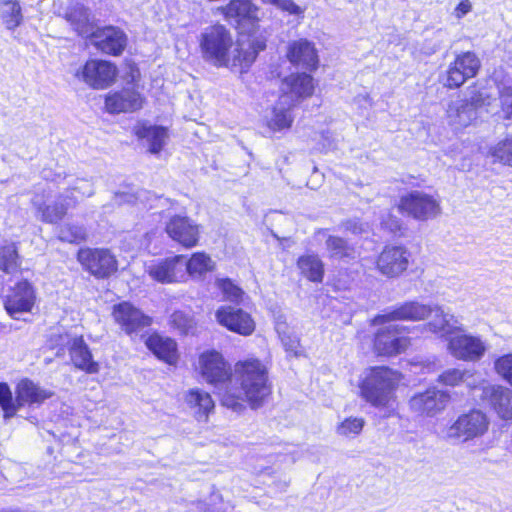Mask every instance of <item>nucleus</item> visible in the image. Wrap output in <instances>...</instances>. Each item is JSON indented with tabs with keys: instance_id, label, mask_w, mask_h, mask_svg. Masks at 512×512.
Returning a JSON list of instances; mask_svg holds the SVG:
<instances>
[{
	"instance_id": "nucleus-55",
	"label": "nucleus",
	"mask_w": 512,
	"mask_h": 512,
	"mask_svg": "<svg viewBox=\"0 0 512 512\" xmlns=\"http://www.w3.org/2000/svg\"><path fill=\"white\" fill-rule=\"evenodd\" d=\"M344 228L346 231H349L353 234H361L367 230V225L363 224L359 221H347L344 224Z\"/></svg>"
},
{
	"instance_id": "nucleus-28",
	"label": "nucleus",
	"mask_w": 512,
	"mask_h": 512,
	"mask_svg": "<svg viewBox=\"0 0 512 512\" xmlns=\"http://www.w3.org/2000/svg\"><path fill=\"white\" fill-rule=\"evenodd\" d=\"M431 315L433 318L424 325V328L440 337H447L455 331H459L458 319L439 305H431Z\"/></svg>"
},
{
	"instance_id": "nucleus-16",
	"label": "nucleus",
	"mask_w": 512,
	"mask_h": 512,
	"mask_svg": "<svg viewBox=\"0 0 512 512\" xmlns=\"http://www.w3.org/2000/svg\"><path fill=\"white\" fill-rule=\"evenodd\" d=\"M483 104L481 93L474 95L470 101L457 99L450 102L446 111L449 125L454 129L469 126L477 118V107Z\"/></svg>"
},
{
	"instance_id": "nucleus-32",
	"label": "nucleus",
	"mask_w": 512,
	"mask_h": 512,
	"mask_svg": "<svg viewBox=\"0 0 512 512\" xmlns=\"http://www.w3.org/2000/svg\"><path fill=\"white\" fill-rule=\"evenodd\" d=\"M320 236L326 238L325 245L330 259H353L355 258V249L341 237L326 235V230L320 229L315 233L318 240Z\"/></svg>"
},
{
	"instance_id": "nucleus-21",
	"label": "nucleus",
	"mask_w": 512,
	"mask_h": 512,
	"mask_svg": "<svg viewBox=\"0 0 512 512\" xmlns=\"http://www.w3.org/2000/svg\"><path fill=\"white\" fill-rule=\"evenodd\" d=\"M144 98L134 87L110 92L105 97V108L111 114L134 112L142 108Z\"/></svg>"
},
{
	"instance_id": "nucleus-6",
	"label": "nucleus",
	"mask_w": 512,
	"mask_h": 512,
	"mask_svg": "<svg viewBox=\"0 0 512 512\" xmlns=\"http://www.w3.org/2000/svg\"><path fill=\"white\" fill-rule=\"evenodd\" d=\"M489 426V421L484 413L472 410L457 418L447 429L446 437L452 440L468 441L482 436Z\"/></svg>"
},
{
	"instance_id": "nucleus-3",
	"label": "nucleus",
	"mask_w": 512,
	"mask_h": 512,
	"mask_svg": "<svg viewBox=\"0 0 512 512\" xmlns=\"http://www.w3.org/2000/svg\"><path fill=\"white\" fill-rule=\"evenodd\" d=\"M402 379L401 373L388 367L368 369L359 384L361 397L378 409L392 411L396 400L395 392Z\"/></svg>"
},
{
	"instance_id": "nucleus-27",
	"label": "nucleus",
	"mask_w": 512,
	"mask_h": 512,
	"mask_svg": "<svg viewBox=\"0 0 512 512\" xmlns=\"http://www.w3.org/2000/svg\"><path fill=\"white\" fill-rule=\"evenodd\" d=\"M288 60L297 66L314 70L318 65V56L313 43L306 39L290 42L287 50Z\"/></svg>"
},
{
	"instance_id": "nucleus-52",
	"label": "nucleus",
	"mask_w": 512,
	"mask_h": 512,
	"mask_svg": "<svg viewBox=\"0 0 512 512\" xmlns=\"http://www.w3.org/2000/svg\"><path fill=\"white\" fill-rule=\"evenodd\" d=\"M171 320L172 323L184 333L193 327L192 318L180 311L174 312L171 316Z\"/></svg>"
},
{
	"instance_id": "nucleus-10",
	"label": "nucleus",
	"mask_w": 512,
	"mask_h": 512,
	"mask_svg": "<svg viewBox=\"0 0 512 512\" xmlns=\"http://www.w3.org/2000/svg\"><path fill=\"white\" fill-rule=\"evenodd\" d=\"M447 349L459 360L475 362L484 356L487 345L480 336L462 332L448 339Z\"/></svg>"
},
{
	"instance_id": "nucleus-43",
	"label": "nucleus",
	"mask_w": 512,
	"mask_h": 512,
	"mask_svg": "<svg viewBox=\"0 0 512 512\" xmlns=\"http://www.w3.org/2000/svg\"><path fill=\"white\" fill-rule=\"evenodd\" d=\"M216 285L221 290L225 300L235 303L242 300L244 292L230 279H218Z\"/></svg>"
},
{
	"instance_id": "nucleus-38",
	"label": "nucleus",
	"mask_w": 512,
	"mask_h": 512,
	"mask_svg": "<svg viewBox=\"0 0 512 512\" xmlns=\"http://www.w3.org/2000/svg\"><path fill=\"white\" fill-rule=\"evenodd\" d=\"M215 262L203 252L194 253L189 260L185 259L186 275L198 278L214 269Z\"/></svg>"
},
{
	"instance_id": "nucleus-1",
	"label": "nucleus",
	"mask_w": 512,
	"mask_h": 512,
	"mask_svg": "<svg viewBox=\"0 0 512 512\" xmlns=\"http://www.w3.org/2000/svg\"><path fill=\"white\" fill-rule=\"evenodd\" d=\"M201 50L206 60L216 66L248 69L258 53L265 49L263 40L242 36L234 46L229 30L223 25H214L205 29L200 41Z\"/></svg>"
},
{
	"instance_id": "nucleus-58",
	"label": "nucleus",
	"mask_w": 512,
	"mask_h": 512,
	"mask_svg": "<svg viewBox=\"0 0 512 512\" xmlns=\"http://www.w3.org/2000/svg\"><path fill=\"white\" fill-rule=\"evenodd\" d=\"M388 228H389L391 231H395V230H397V229H399V228H400V225H399V223H398V221H397V220H393V221H392V223H391V225H389V226H388Z\"/></svg>"
},
{
	"instance_id": "nucleus-7",
	"label": "nucleus",
	"mask_w": 512,
	"mask_h": 512,
	"mask_svg": "<svg viewBox=\"0 0 512 512\" xmlns=\"http://www.w3.org/2000/svg\"><path fill=\"white\" fill-rule=\"evenodd\" d=\"M481 62L473 52H463L450 63L445 75L442 77L444 86L454 89L462 86L468 79L478 73Z\"/></svg>"
},
{
	"instance_id": "nucleus-36",
	"label": "nucleus",
	"mask_w": 512,
	"mask_h": 512,
	"mask_svg": "<svg viewBox=\"0 0 512 512\" xmlns=\"http://www.w3.org/2000/svg\"><path fill=\"white\" fill-rule=\"evenodd\" d=\"M292 106L294 104L290 102L281 103V97H279L272 110L271 117L267 121L268 128L274 132L289 129L293 123V116L290 111Z\"/></svg>"
},
{
	"instance_id": "nucleus-19",
	"label": "nucleus",
	"mask_w": 512,
	"mask_h": 512,
	"mask_svg": "<svg viewBox=\"0 0 512 512\" xmlns=\"http://www.w3.org/2000/svg\"><path fill=\"white\" fill-rule=\"evenodd\" d=\"M36 295L27 281L17 283L6 297L5 309L14 319H20L22 313L30 312L35 304Z\"/></svg>"
},
{
	"instance_id": "nucleus-39",
	"label": "nucleus",
	"mask_w": 512,
	"mask_h": 512,
	"mask_svg": "<svg viewBox=\"0 0 512 512\" xmlns=\"http://www.w3.org/2000/svg\"><path fill=\"white\" fill-rule=\"evenodd\" d=\"M197 508L201 512H231L233 510L230 501H225L223 496L216 491H213L208 498L200 500Z\"/></svg>"
},
{
	"instance_id": "nucleus-9",
	"label": "nucleus",
	"mask_w": 512,
	"mask_h": 512,
	"mask_svg": "<svg viewBox=\"0 0 512 512\" xmlns=\"http://www.w3.org/2000/svg\"><path fill=\"white\" fill-rule=\"evenodd\" d=\"M399 210L417 220H427L440 213L439 202L422 191H412L400 198Z\"/></svg>"
},
{
	"instance_id": "nucleus-44",
	"label": "nucleus",
	"mask_w": 512,
	"mask_h": 512,
	"mask_svg": "<svg viewBox=\"0 0 512 512\" xmlns=\"http://www.w3.org/2000/svg\"><path fill=\"white\" fill-rule=\"evenodd\" d=\"M0 406L2 407L5 417H12L18 410L17 397H12V392L6 383H0Z\"/></svg>"
},
{
	"instance_id": "nucleus-11",
	"label": "nucleus",
	"mask_w": 512,
	"mask_h": 512,
	"mask_svg": "<svg viewBox=\"0 0 512 512\" xmlns=\"http://www.w3.org/2000/svg\"><path fill=\"white\" fill-rule=\"evenodd\" d=\"M77 258L97 278H107L117 271V261L107 249L83 248L79 250Z\"/></svg>"
},
{
	"instance_id": "nucleus-30",
	"label": "nucleus",
	"mask_w": 512,
	"mask_h": 512,
	"mask_svg": "<svg viewBox=\"0 0 512 512\" xmlns=\"http://www.w3.org/2000/svg\"><path fill=\"white\" fill-rule=\"evenodd\" d=\"M185 402L193 410L198 420H207L210 412L214 410L215 404L208 392L195 388L187 392Z\"/></svg>"
},
{
	"instance_id": "nucleus-53",
	"label": "nucleus",
	"mask_w": 512,
	"mask_h": 512,
	"mask_svg": "<svg viewBox=\"0 0 512 512\" xmlns=\"http://www.w3.org/2000/svg\"><path fill=\"white\" fill-rule=\"evenodd\" d=\"M442 46V42L439 39H426L422 46V52L425 55H432L437 52Z\"/></svg>"
},
{
	"instance_id": "nucleus-12",
	"label": "nucleus",
	"mask_w": 512,
	"mask_h": 512,
	"mask_svg": "<svg viewBox=\"0 0 512 512\" xmlns=\"http://www.w3.org/2000/svg\"><path fill=\"white\" fill-rule=\"evenodd\" d=\"M145 272L160 283H174L185 280V256L176 255L162 260L151 261Z\"/></svg>"
},
{
	"instance_id": "nucleus-20",
	"label": "nucleus",
	"mask_w": 512,
	"mask_h": 512,
	"mask_svg": "<svg viewBox=\"0 0 512 512\" xmlns=\"http://www.w3.org/2000/svg\"><path fill=\"white\" fill-rule=\"evenodd\" d=\"M215 316L219 324L240 335L248 336L255 330V322L250 314L240 308L221 306Z\"/></svg>"
},
{
	"instance_id": "nucleus-13",
	"label": "nucleus",
	"mask_w": 512,
	"mask_h": 512,
	"mask_svg": "<svg viewBox=\"0 0 512 512\" xmlns=\"http://www.w3.org/2000/svg\"><path fill=\"white\" fill-rule=\"evenodd\" d=\"M431 315V305L418 301H407L375 316L373 325H383L393 321H421Z\"/></svg>"
},
{
	"instance_id": "nucleus-34",
	"label": "nucleus",
	"mask_w": 512,
	"mask_h": 512,
	"mask_svg": "<svg viewBox=\"0 0 512 512\" xmlns=\"http://www.w3.org/2000/svg\"><path fill=\"white\" fill-rule=\"evenodd\" d=\"M297 267L301 274L312 282H322L324 277V263L315 253L302 255L297 260Z\"/></svg>"
},
{
	"instance_id": "nucleus-29",
	"label": "nucleus",
	"mask_w": 512,
	"mask_h": 512,
	"mask_svg": "<svg viewBox=\"0 0 512 512\" xmlns=\"http://www.w3.org/2000/svg\"><path fill=\"white\" fill-rule=\"evenodd\" d=\"M70 357L77 368L87 373L93 374L99 370L98 363L92 360L89 348L82 337L73 338L70 346Z\"/></svg>"
},
{
	"instance_id": "nucleus-57",
	"label": "nucleus",
	"mask_w": 512,
	"mask_h": 512,
	"mask_svg": "<svg viewBox=\"0 0 512 512\" xmlns=\"http://www.w3.org/2000/svg\"><path fill=\"white\" fill-rule=\"evenodd\" d=\"M83 184L88 187V189H85L83 191V195L84 196H88V197L92 196L94 194V191H93L92 187L89 184L85 183V182H83Z\"/></svg>"
},
{
	"instance_id": "nucleus-47",
	"label": "nucleus",
	"mask_w": 512,
	"mask_h": 512,
	"mask_svg": "<svg viewBox=\"0 0 512 512\" xmlns=\"http://www.w3.org/2000/svg\"><path fill=\"white\" fill-rule=\"evenodd\" d=\"M364 423V419L362 418H347L337 426L336 431L341 436H355L362 431Z\"/></svg>"
},
{
	"instance_id": "nucleus-14",
	"label": "nucleus",
	"mask_w": 512,
	"mask_h": 512,
	"mask_svg": "<svg viewBox=\"0 0 512 512\" xmlns=\"http://www.w3.org/2000/svg\"><path fill=\"white\" fill-rule=\"evenodd\" d=\"M260 8L252 0H230L222 7L225 19L242 31L254 27L259 21Z\"/></svg>"
},
{
	"instance_id": "nucleus-42",
	"label": "nucleus",
	"mask_w": 512,
	"mask_h": 512,
	"mask_svg": "<svg viewBox=\"0 0 512 512\" xmlns=\"http://www.w3.org/2000/svg\"><path fill=\"white\" fill-rule=\"evenodd\" d=\"M58 237L64 242L79 244L86 240L87 232L83 226L66 224L60 228Z\"/></svg>"
},
{
	"instance_id": "nucleus-4",
	"label": "nucleus",
	"mask_w": 512,
	"mask_h": 512,
	"mask_svg": "<svg viewBox=\"0 0 512 512\" xmlns=\"http://www.w3.org/2000/svg\"><path fill=\"white\" fill-rule=\"evenodd\" d=\"M117 73V67L113 63L90 59L75 71L74 76L93 89H105L115 82Z\"/></svg>"
},
{
	"instance_id": "nucleus-33",
	"label": "nucleus",
	"mask_w": 512,
	"mask_h": 512,
	"mask_svg": "<svg viewBox=\"0 0 512 512\" xmlns=\"http://www.w3.org/2000/svg\"><path fill=\"white\" fill-rule=\"evenodd\" d=\"M18 409L25 404L41 403L51 396L29 379L21 380L16 387Z\"/></svg>"
},
{
	"instance_id": "nucleus-2",
	"label": "nucleus",
	"mask_w": 512,
	"mask_h": 512,
	"mask_svg": "<svg viewBox=\"0 0 512 512\" xmlns=\"http://www.w3.org/2000/svg\"><path fill=\"white\" fill-rule=\"evenodd\" d=\"M270 392L265 366L257 359H250L235 364L234 376L219 390V396L223 406L240 412L245 402L252 408L260 406Z\"/></svg>"
},
{
	"instance_id": "nucleus-37",
	"label": "nucleus",
	"mask_w": 512,
	"mask_h": 512,
	"mask_svg": "<svg viewBox=\"0 0 512 512\" xmlns=\"http://www.w3.org/2000/svg\"><path fill=\"white\" fill-rule=\"evenodd\" d=\"M0 18L8 30H15L23 22L22 8L18 0H0Z\"/></svg>"
},
{
	"instance_id": "nucleus-35",
	"label": "nucleus",
	"mask_w": 512,
	"mask_h": 512,
	"mask_svg": "<svg viewBox=\"0 0 512 512\" xmlns=\"http://www.w3.org/2000/svg\"><path fill=\"white\" fill-rule=\"evenodd\" d=\"M135 134L140 139H146L151 153H159L166 144L168 134L165 128L159 126L138 125Z\"/></svg>"
},
{
	"instance_id": "nucleus-23",
	"label": "nucleus",
	"mask_w": 512,
	"mask_h": 512,
	"mask_svg": "<svg viewBox=\"0 0 512 512\" xmlns=\"http://www.w3.org/2000/svg\"><path fill=\"white\" fill-rule=\"evenodd\" d=\"M91 43L106 54L119 55L127 44L125 33L113 26L96 29L91 35Z\"/></svg>"
},
{
	"instance_id": "nucleus-50",
	"label": "nucleus",
	"mask_w": 512,
	"mask_h": 512,
	"mask_svg": "<svg viewBox=\"0 0 512 512\" xmlns=\"http://www.w3.org/2000/svg\"><path fill=\"white\" fill-rule=\"evenodd\" d=\"M263 4L272 5L275 8L288 13L289 15L299 16L304 13V9H302L299 5H297L293 0H260Z\"/></svg>"
},
{
	"instance_id": "nucleus-17",
	"label": "nucleus",
	"mask_w": 512,
	"mask_h": 512,
	"mask_svg": "<svg viewBox=\"0 0 512 512\" xmlns=\"http://www.w3.org/2000/svg\"><path fill=\"white\" fill-rule=\"evenodd\" d=\"M165 231L168 236L185 248L197 245L200 235L199 226L186 216H173L166 223Z\"/></svg>"
},
{
	"instance_id": "nucleus-56",
	"label": "nucleus",
	"mask_w": 512,
	"mask_h": 512,
	"mask_svg": "<svg viewBox=\"0 0 512 512\" xmlns=\"http://www.w3.org/2000/svg\"><path fill=\"white\" fill-rule=\"evenodd\" d=\"M355 103L359 104L362 107H371L372 106V99L369 94H359L354 98Z\"/></svg>"
},
{
	"instance_id": "nucleus-48",
	"label": "nucleus",
	"mask_w": 512,
	"mask_h": 512,
	"mask_svg": "<svg viewBox=\"0 0 512 512\" xmlns=\"http://www.w3.org/2000/svg\"><path fill=\"white\" fill-rule=\"evenodd\" d=\"M69 204L64 205L63 203H55L53 205H48L44 209L41 210L42 212V220L48 223H56L59 220H61L64 215L66 214V211L68 209Z\"/></svg>"
},
{
	"instance_id": "nucleus-40",
	"label": "nucleus",
	"mask_w": 512,
	"mask_h": 512,
	"mask_svg": "<svg viewBox=\"0 0 512 512\" xmlns=\"http://www.w3.org/2000/svg\"><path fill=\"white\" fill-rule=\"evenodd\" d=\"M19 256L14 244L0 248V269L6 273H14L19 268Z\"/></svg>"
},
{
	"instance_id": "nucleus-46",
	"label": "nucleus",
	"mask_w": 512,
	"mask_h": 512,
	"mask_svg": "<svg viewBox=\"0 0 512 512\" xmlns=\"http://www.w3.org/2000/svg\"><path fill=\"white\" fill-rule=\"evenodd\" d=\"M276 331L285 347V349L294 355L298 354L299 340L295 335H292L283 322L276 323Z\"/></svg>"
},
{
	"instance_id": "nucleus-24",
	"label": "nucleus",
	"mask_w": 512,
	"mask_h": 512,
	"mask_svg": "<svg viewBox=\"0 0 512 512\" xmlns=\"http://www.w3.org/2000/svg\"><path fill=\"white\" fill-rule=\"evenodd\" d=\"M113 318L121 328L132 334L150 325L151 319L144 315L139 309L128 302H122L113 307Z\"/></svg>"
},
{
	"instance_id": "nucleus-41",
	"label": "nucleus",
	"mask_w": 512,
	"mask_h": 512,
	"mask_svg": "<svg viewBox=\"0 0 512 512\" xmlns=\"http://www.w3.org/2000/svg\"><path fill=\"white\" fill-rule=\"evenodd\" d=\"M495 161L512 167V135L499 141L490 150Z\"/></svg>"
},
{
	"instance_id": "nucleus-5",
	"label": "nucleus",
	"mask_w": 512,
	"mask_h": 512,
	"mask_svg": "<svg viewBox=\"0 0 512 512\" xmlns=\"http://www.w3.org/2000/svg\"><path fill=\"white\" fill-rule=\"evenodd\" d=\"M410 345L406 336V327L388 323L378 329L374 339V349L378 355L393 356L404 352Z\"/></svg>"
},
{
	"instance_id": "nucleus-18",
	"label": "nucleus",
	"mask_w": 512,
	"mask_h": 512,
	"mask_svg": "<svg viewBox=\"0 0 512 512\" xmlns=\"http://www.w3.org/2000/svg\"><path fill=\"white\" fill-rule=\"evenodd\" d=\"M202 376L205 380L214 385L226 387L231 379L230 369L220 353L211 351L205 352L199 360Z\"/></svg>"
},
{
	"instance_id": "nucleus-31",
	"label": "nucleus",
	"mask_w": 512,
	"mask_h": 512,
	"mask_svg": "<svg viewBox=\"0 0 512 512\" xmlns=\"http://www.w3.org/2000/svg\"><path fill=\"white\" fill-rule=\"evenodd\" d=\"M145 344L159 359L168 364H174L176 362L177 347L174 340L153 334L146 339Z\"/></svg>"
},
{
	"instance_id": "nucleus-45",
	"label": "nucleus",
	"mask_w": 512,
	"mask_h": 512,
	"mask_svg": "<svg viewBox=\"0 0 512 512\" xmlns=\"http://www.w3.org/2000/svg\"><path fill=\"white\" fill-rule=\"evenodd\" d=\"M471 373L468 370L461 369H448L439 375V382L447 386H458L462 382H465L468 377H471Z\"/></svg>"
},
{
	"instance_id": "nucleus-26",
	"label": "nucleus",
	"mask_w": 512,
	"mask_h": 512,
	"mask_svg": "<svg viewBox=\"0 0 512 512\" xmlns=\"http://www.w3.org/2000/svg\"><path fill=\"white\" fill-rule=\"evenodd\" d=\"M483 399H486L494 407L498 415L503 419L512 418V390L500 385L487 384L482 388Z\"/></svg>"
},
{
	"instance_id": "nucleus-8",
	"label": "nucleus",
	"mask_w": 512,
	"mask_h": 512,
	"mask_svg": "<svg viewBox=\"0 0 512 512\" xmlns=\"http://www.w3.org/2000/svg\"><path fill=\"white\" fill-rule=\"evenodd\" d=\"M411 252L402 245H387L376 259L377 271L387 278H398L409 267Z\"/></svg>"
},
{
	"instance_id": "nucleus-54",
	"label": "nucleus",
	"mask_w": 512,
	"mask_h": 512,
	"mask_svg": "<svg viewBox=\"0 0 512 512\" xmlns=\"http://www.w3.org/2000/svg\"><path fill=\"white\" fill-rule=\"evenodd\" d=\"M472 10V3L470 0H462L454 9V15L457 19L463 18Z\"/></svg>"
},
{
	"instance_id": "nucleus-22",
	"label": "nucleus",
	"mask_w": 512,
	"mask_h": 512,
	"mask_svg": "<svg viewBox=\"0 0 512 512\" xmlns=\"http://www.w3.org/2000/svg\"><path fill=\"white\" fill-rule=\"evenodd\" d=\"M281 103L294 104L301 99L310 97L314 91L313 78L306 74H291L281 85Z\"/></svg>"
},
{
	"instance_id": "nucleus-25",
	"label": "nucleus",
	"mask_w": 512,
	"mask_h": 512,
	"mask_svg": "<svg viewBox=\"0 0 512 512\" xmlns=\"http://www.w3.org/2000/svg\"><path fill=\"white\" fill-rule=\"evenodd\" d=\"M63 18L69 23L72 30L81 37H91L95 31V20L88 8L76 3L69 6Z\"/></svg>"
},
{
	"instance_id": "nucleus-49",
	"label": "nucleus",
	"mask_w": 512,
	"mask_h": 512,
	"mask_svg": "<svg viewBox=\"0 0 512 512\" xmlns=\"http://www.w3.org/2000/svg\"><path fill=\"white\" fill-rule=\"evenodd\" d=\"M494 368L497 374L512 386V353L498 357L494 362Z\"/></svg>"
},
{
	"instance_id": "nucleus-51",
	"label": "nucleus",
	"mask_w": 512,
	"mask_h": 512,
	"mask_svg": "<svg viewBox=\"0 0 512 512\" xmlns=\"http://www.w3.org/2000/svg\"><path fill=\"white\" fill-rule=\"evenodd\" d=\"M502 111L506 118H512V86H503L499 90Z\"/></svg>"
},
{
	"instance_id": "nucleus-15",
	"label": "nucleus",
	"mask_w": 512,
	"mask_h": 512,
	"mask_svg": "<svg viewBox=\"0 0 512 512\" xmlns=\"http://www.w3.org/2000/svg\"><path fill=\"white\" fill-rule=\"evenodd\" d=\"M449 400L450 396L447 392L429 388L412 396L409 400V408L417 415L433 417L446 408Z\"/></svg>"
}]
</instances>
